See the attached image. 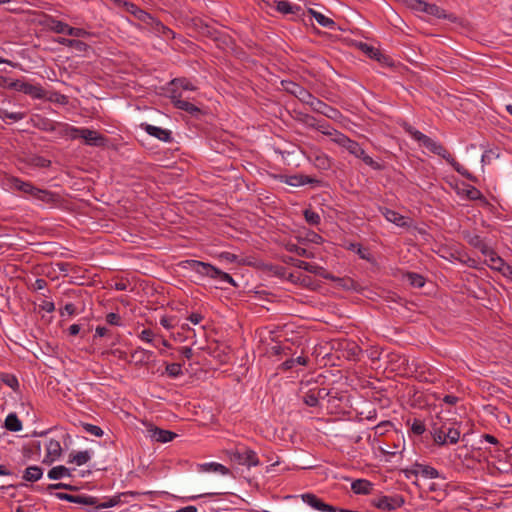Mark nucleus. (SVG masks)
I'll return each mask as SVG.
<instances>
[{"label":"nucleus","instance_id":"1","mask_svg":"<svg viewBox=\"0 0 512 512\" xmlns=\"http://www.w3.org/2000/svg\"><path fill=\"white\" fill-rule=\"evenodd\" d=\"M148 493L149 492H144L143 495L148 494ZM140 495H142V493H140V492L127 491V492L119 493V494L114 495L109 498H105L104 501H101L99 498H97L95 496L87 495V494L72 495V494L62 493V492H58L55 494V496L60 500H65L68 502H72V503H76V504L85 506V510L87 512H93V511H98L101 509L111 508V507L117 506V505L125 502L124 500H122L123 497H126V496L135 497V496H140Z\"/></svg>","mask_w":512,"mask_h":512},{"label":"nucleus","instance_id":"2","mask_svg":"<svg viewBox=\"0 0 512 512\" xmlns=\"http://www.w3.org/2000/svg\"><path fill=\"white\" fill-rule=\"evenodd\" d=\"M282 85L287 92L296 96L302 103L309 105L314 112L322 114L332 120H336L340 117L338 109L316 98L299 84L292 81H282Z\"/></svg>","mask_w":512,"mask_h":512},{"label":"nucleus","instance_id":"3","mask_svg":"<svg viewBox=\"0 0 512 512\" xmlns=\"http://www.w3.org/2000/svg\"><path fill=\"white\" fill-rule=\"evenodd\" d=\"M183 267L195 272L201 277H209L211 279H216L221 282L229 283L232 286H236V283L231 275L223 272L210 263L190 259L183 262Z\"/></svg>","mask_w":512,"mask_h":512},{"label":"nucleus","instance_id":"4","mask_svg":"<svg viewBox=\"0 0 512 512\" xmlns=\"http://www.w3.org/2000/svg\"><path fill=\"white\" fill-rule=\"evenodd\" d=\"M225 454L232 463L246 466L247 468L255 467L260 464L256 452L245 445H237L227 449L225 450Z\"/></svg>","mask_w":512,"mask_h":512},{"label":"nucleus","instance_id":"5","mask_svg":"<svg viewBox=\"0 0 512 512\" xmlns=\"http://www.w3.org/2000/svg\"><path fill=\"white\" fill-rule=\"evenodd\" d=\"M431 434L436 444L445 445L447 443L456 444L460 439V431L452 424H439L434 422Z\"/></svg>","mask_w":512,"mask_h":512},{"label":"nucleus","instance_id":"6","mask_svg":"<svg viewBox=\"0 0 512 512\" xmlns=\"http://www.w3.org/2000/svg\"><path fill=\"white\" fill-rule=\"evenodd\" d=\"M170 98L171 102L177 109L183 110L194 117H198L202 114L201 109L185 99L181 91L172 89Z\"/></svg>","mask_w":512,"mask_h":512},{"label":"nucleus","instance_id":"7","mask_svg":"<svg viewBox=\"0 0 512 512\" xmlns=\"http://www.w3.org/2000/svg\"><path fill=\"white\" fill-rule=\"evenodd\" d=\"M7 87L15 91L23 92L35 99H42L44 97V90L41 86L32 85L22 80H14L7 84Z\"/></svg>","mask_w":512,"mask_h":512},{"label":"nucleus","instance_id":"8","mask_svg":"<svg viewBox=\"0 0 512 512\" xmlns=\"http://www.w3.org/2000/svg\"><path fill=\"white\" fill-rule=\"evenodd\" d=\"M404 504V499L401 495L393 496H380L373 500V505L378 509L391 512L400 508Z\"/></svg>","mask_w":512,"mask_h":512},{"label":"nucleus","instance_id":"9","mask_svg":"<svg viewBox=\"0 0 512 512\" xmlns=\"http://www.w3.org/2000/svg\"><path fill=\"white\" fill-rule=\"evenodd\" d=\"M302 501L309 505L311 508L321 512H337V508L326 504L313 493H304L300 495Z\"/></svg>","mask_w":512,"mask_h":512},{"label":"nucleus","instance_id":"10","mask_svg":"<svg viewBox=\"0 0 512 512\" xmlns=\"http://www.w3.org/2000/svg\"><path fill=\"white\" fill-rule=\"evenodd\" d=\"M117 7L122 8L128 13L132 14L136 19L143 22L144 24H146L148 20L151 19V14L144 11L132 2L121 0V2L118 3Z\"/></svg>","mask_w":512,"mask_h":512},{"label":"nucleus","instance_id":"11","mask_svg":"<svg viewBox=\"0 0 512 512\" xmlns=\"http://www.w3.org/2000/svg\"><path fill=\"white\" fill-rule=\"evenodd\" d=\"M80 139H83L85 144L94 147H102L106 144V137L95 130L83 128V132L80 135Z\"/></svg>","mask_w":512,"mask_h":512},{"label":"nucleus","instance_id":"12","mask_svg":"<svg viewBox=\"0 0 512 512\" xmlns=\"http://www.w3.org/2000/svg\"><path fill=\"white\" fill-rule=\"evenodd\" d=\"M141 127L145 130V132L148 135L153 136L159 139L160 141L169 143L173 140L172 132L168 129H164L147 123L141 124Z\"/></svg>","mask_w":512,"mask_h":512},{"label":"nucleus","instance_id":"13","mask_svg":"<svg viewBox=\"0 0 512 512\" xmlns=\"http://www.w3.org/2000/svg\"><path fill=\"white\" fill-rule=\"evenodd\" d=\"M148 27L154 32L156 35L161 36L165 39L174 38V32L167 26H165L160 20L156 19L151 15V19L146 23Z\"/></svg>","mask_w":512,"mask_h":512},{"label":"nucleus","instance_id":"14","mask_svg":"<svg viewBox=\"0 0 512 512\" xmlns=\"http://www.w3.org/2000/svg\"><path fill=\"white\" fill-rule=\"evenodd\" d=\"M331 141L340 147L345 148L352 155L357 154V151L360 148V144L358 142L350 139L342 132H340V134H335V138H331Z\"/></svg>","mask_w":512,"mask_h":512},{"label":"nucleus","instance_id":"15","mask_svg":"<svg viewBox=\"0 0 512 512\" xmlns=\"http://www.w3.org/2000/svg\"><path fill=\"white\" fill-rule=\"evenodd\" d=\"M148 432L150 438L159 443H167L172 441L175 437H177L176 433L158 427H153L149 429Z\"/></svg>","mask_w":512,"mask_h":512},{"label":"nucleus","instance_id":"16","mask_svg":"<svg viewBox=\"0 0 512 512\" xmlns=\"http://www.w3.org/2000/svg\"><path fill=\"white\" fill-rule=\"evenodd\" d=\"M410 473L414 475H421L426 479H435L440 477V473L432 466L416 463Z\"/></svg>","mask_w":512,"mask_h":512},{"label":"nucleus","instance_id":"17","mask_svg":"<svg viewBox=\"0 0 512 512\" xmlns=\"http://www.w3.org/2000/svg\"><path fill=\"white\" fill-rule=\"evenodd\" d=\"M152 355L153 352L138 347L131 353V360L129 363H134L137 366L145 365L150 361Z\"/></svg>","mask_w":512,"mask_h":512},{"label":"nucleus","instance_id":"18","mask_svg":"<svg viewBox=\"0 0 512 512\" xmlns=\"http://www.w3.org/2000/svg\"><path fill=\"white\" fill-rule=\"evenodd\" d=\"M423 146L428 149L430 152L441 156L446 161L449 159L451 154L447 151V149L440 143L434 141L432 138L428 137L423 144Z\"/></svg>","mask_w":512,"mask_h":512},{"label":"nucleus","instance_id":"19","mask_svg":"<svg viewBox=\"0 0 512 512\" xmlns=\"http://www.w3.org/2000/svg\"><path fill=\"white\" fill-rule=\"evenodd\" d=\"M380 212L387 221L394 223L399 227L407 226L406 218L400 213L386 207L380 208Z\"/></svg>","mask_w":512,"mask_h":512},{"label":"nucleus","instance_id":"20","mask_svg":"<svg viewBox=\"0 0 512 512\" xmlns=\"http://www.w3.org/2000/svg\"><path fill=\"white\" fill-rule=\"evenodd\" d=\"M62 447L59 441L50 439L46 443V458L53 462L61 456Z\"/></svg>","mask_w":512,"mask_h":512},{"label":"nucleus","instance_id":"21","mask_svg":"<svg viewBox=\"0 0 512 512\" xmlns=\"http://www.w3.org/2000/svg\"><path fill=\"white\" fill-rule=\"evenodd\" d=\"M11 187L25 194L32 196L36 187L31 182H25L17 177H12L10 180Z\"/></svg>","mask_w":512,"mask_h":512},{"label":"nucleus","instance_id":"22","mask_svg":"<svg viewBox=\"0 0 512 512\" xmlns=\"http://www.w3.org/2000/svg\"><path fill=\"white\" fill-rule=\"evenodd\" d=\"M56 42L61 44V45H63V46L73 48V49H75L76 51H79V52H85L88 49V47H89L83 41L76 40V39L64 38V37L58 38L56 40Z\"/></svg>","mask_w":512,"mask_h":512},{"label":"nucleus","instance_id":"23","mask_svg":"<svg viewBox=\"0 0 512 512\" xmlns=\"http://www.w3.org/2000/svg\"><path fill=\"white\" fill-rule=\"evenodd\" d=\"M275 9L282 14H298L300 7L287 0L275 1Z\"/></svg>","mask_w":512,"mask_h":512},{"label":"nucleus","instance_id":"24","mask_svg":"<svg viewBox=\"0 0 512 512\" xmlns=\"http://www.w3.org/2000/svg\"><path fill=\"white\" fill-rule=\"evenodd\" d=\"M353 156L361 159L367 166L371 167L373 170L380 171L384 168L382 164L374 161L372 157L367 155L365 150L361 146L358 149L357 154H354Z\"/></svg>","mask_w":512,"mask_h":512},{"label":"nucleus","instance_id":"25","mask_svg":"<svg viewBox=\"0 0 512 512\" xmlns=\"http://www.w3.org/2000/svg\"><path fill=\"white\" fill-rule=\"evenodd\" d=\"M447 162L453 167L455 171L461 174L463 177L467 178L472 182H477V177L471 174L463 165H461L456 159L451 155Z\"/></svg>","mask_w":512,"mask_h":512},{"label":"nucleus","instance_id":"26","mask_svg":"<svg viewBox=\"0 0 512 512\" xmlns=\"http://www.w3.org/2000/svg\"><path fill=\"white\" fill-rule=\"evenodd\" d=\"M43 470L41 467L33 465L25 469L23 479L29 482H36L42 478Z\"/></svg>","mask_w":512,"mask_h":512},{"label":"nucleus","instance_id":"27","mask_svg":"<svg viewBox=\"0 0 512 512\" xmlns=\"http://www.w3.org/2000/svg\"><path fill=\"white\" fill-rule=\"evenodd\" d=\"M401 127L407 134H409L414 140L418 141L421 145H423L426 139L428 138L427 135L415 129L412 125H410L407 122H403L401 124Z\"/></svg>","mask_w":512,"mask_h":512},{"label":"nucleus","instance_id":"28","mask_svg":"<svg viewBox=\"0 0 512 512\" xmlns=\"http://www.w3.org/2000/svg\"><path fill=\"white\" fill-rule=\"evenodd\" d=\"M351 489L356 494H369L372 489V484L365 479H357L352 482Z\"/></svg>","mask_w":512,"mask_h":512},{"label":"nucleus","instance_id":"29","mask_svg":"<svg viewBox=\"0 0 512 512\" xmlns=\"http://www.w3.org/2000/svg\"><path fill=\"white\" fill-rule=\"evenodd\" d=\"M485 257L486 263L491 269L501 271L505 265L504 260L498 256L494 250L491 251V254H487Z\"/></svg>","mask_w":512,"mask_h":512},{"label":"nucleus","instance_id":"30","mask_svg":"<svg viewBox=\"0 0 512 512\" xmlns=\"http://www.w3.org/2000/svg\"><path fill=\"white\" fill-rule=\"evenodd\" d=\"M458 194L465 195L469 200H483L485 201V197L476 187L472 185H465Z\"/></svg>","mask_w":512,"mask_h":512},{"label":"nucleus","instance_id":"31","mask_svg":"<svg viewBox=\"0 0 512 512\" xmlns=\"http://www.w3.org/2000/svg\"><path fill=\"white\" fill-rule=\"evenodd\" d=\"M91 459V454L88 450L79 451L69 455V463H74L77 466L86 464Z\"/></svg>","mask_w":512,"mask_h":512},{"label":"nucleus","instance_id":"32","mask_svg":"<svg viewBox=\"0 0 512 512\" xmlns=\"http://www.w3.org/2000/svg\"><path fill=\"white\" fill-rule=\"evenodd\" d=\"M5 428L11 432H18L22 429V422L15 413H10L5 419Z\"/></svg>","mask_w":512,"mask_h":512},{"label":"nucleus","instance_id":"33","mask_svg":"<svg viewBox=\"0 0 512 512\" xmlns=\"http://www.w3.org/2000/svg\"><path fill=\"white\" fill-rule=\"evenodd\" d=\"M309 12L319 25L330 29L335 27L336 23L331 18L313 9H310Z\"/></svg>","mask_w":512,"mask_h":512},{"label":"nucleus","instance_id":"34","mask_svg":"<svg viewBox=\"0 0 512 512\" xmlns=\"http://www.w3.org/2000/svg\"><path fill=\"white\" fill-rule=\"evenodd\" d=\"M69 476H71L70 470L63 465L53 467L48 472V477L51 480H58Z\"/></svg>","mask_w":512,"mask_h":512},{"label":"nucleus","instance_id":"35","mask_svg":"<svg viewBox=\"0 0 512 512\" xmlns=\"http://www.w3.org/2000/svg\"><path fill=\"white\" fill-rule=\"evenodd\" d=\"M201 468L203 471L217 472L222 475H228L230 473V470L226 466L216 462L204 463L201 465Z\"/></svg>","mask_w":512,"mask_h":512},{"label":"nucleus","instance_id":"36","mask_svg":"<svg viewBox=\"0 0 512 512\" xmlns=\"http://www.w3.org/2000/svg\"><path fill=\"white\" fill-rule=\"evenodd\" d=\"M362 50L371 58L375 59L378 62H386L388 58L383 55L379 49L369 46L367 44H362Z\"/></svg>","mask_w":512,"mask_h":512},{"label":"nucleus","instance_id":"37","mask_svg":"<svg viewBox=\"0 0 512 512\" xmlns=\"http://www.w3.org/2000/svg\"><path fill=\"white\" fill-rule=\"evenodd\" d=\"M32 197L44 203H52L55 201L54 193L47 190L39 189L37 187L35 189V192L32 194Z\"/></svg>","mask_w":512,"mask_h":512},{"label":"nucleus","instance_id":"38","mask_svg":"<svg viewBox=\"0 0 512 512\" xmlns=\"http://www.w3.org/2000/svg\"><path fill=\"white\" fill-rule=\"evenodd\" d=\"M308 363V358L304 356H298L296 358H290L281 364L282 370H290L296 365L305 366Z\"/></svg>","mask_w":512,"mask_h":512},{"label":"nucleus","instance_id":"39","mask_svg":"<svg viewBox=\"0 0 512 512\" xmlns=\"http://www.w3.org/2000/svg\"><path fill=\"white\" fill-rule=\"evenodd\" d=\"M313 163L317 168L327 170L331 166V160L325 153H317L313 158Z\"/></svg>","mask_w":512,"mask_h":512},{"label":"nucleus","instance_id":"40","mask_svg":"<svg viewBox=\"0 0 512 512\" xmlns=\"http://www.w3.org/2000/svg\"><path fill=\"white\" fill-rule=\"evenodd\" d=\"M316 130L322 134L335 138V134H340V131L334 129L329 123L324 120H319L316 126Z\"/></svg>","mask_w":512,"mask_h":512},{"label":"nucleus","instance_id":"41","mask_svg":"<svg viewBox=\"0 0 512 512\" xmlns=\"http://www.w3.org/2000/svg\"><path fill=\"white\" fill-rule=\"evenodd\" d=\"M50 128H46L48 132H55L60 137H66L69 132L70 125L67 123L57 122L56 124H50Z\"/></svg>","mask_w":512,"mask_h":512},{"label":"nucleus","instance_id":"42","mask_svg":"<svg viewBox=\"0 0 512 512\" xmlns=\"http://www.w3.org/2000/svg\"><path fill=\"white\" fill-rule=\"evenodd\" d=\"M286 182H287V184H289L291 186H300V185H305V184L314 183V182H318V181L309 176L296 175V176H291Z\"/></svg>","mask_w":512,"mask_h":512},{"label":"nucleus","instance_id":"43","mask_svg":"<svg viewBox=\"0 0 512 512\" xmlns=\"http://www.w3.org/2000/svg\"><path fill=\"white\" fill-rule=\"evenodd\" d=\"M0 381L6 386L17 391L19 388V382L15 375L9 373H0Z\"/></svg>","mask_w":512,"mask_h":512},{"label":"nucleus","instance_id":"44","mask_svg":"<svg viewBox=\"0 0 512 512\" xmlns=\"http://www.w3.org/2000/svg\"><path fill=\"white\" fill-rule=\"evenodd\" d=\"M49 28L55 33L67 34V30L70 28V26L60 20L51 19L49 22Z\"/></svg>","mask_w":512,"mask_h":512},{"label":"nucleus","instance_id":"45","mask_svg":"<svg viewBox=\"0 0 512 512\" xmlns=\"http://www.w3.org/2000/svg\"><path fill=\"white\" fill-rule=\"evenodd\" d=\"M405 278L413 287L421 288L425 284V279L423 278V276L414 272H408L405 275Z\"/></svg>","mask_w":512,"mask_h":512},{"label":"nucleus","instance_id":"46","mask_svg":"<svg viewBox=\"0 0 512 512\" xmlns=\"http://www.w3.org/2000/svg\"><path fill=\"white\" fill-rule=\"evenodd\" d=\"M25 117V114L22 112H9L6 109H0V118L2 120H11L13 122H17L22 120Z\"/></svg>","mask_w":512,"mask_h":512},{"label":"nucleus","instance_id":"47","mask_svg":"<svg viewBox=\"0 0 512 512\" xmlns=\"http://www.w3.org/2000/svg\"><path fill=\"white\" fill-rule=\"evenodd\" d=\"M361 348L354 342L348 343L346 348V356L352 360H358L361 354Z\"/></svg>","mask_w":512,"mask_h":512},{"label":"nucleus","instance_id":"48","mask_svg":"<svg viewBox=\"0 0 512 512\" xmlns=\"http://www.w3.org/2000/svg\"><path fill=\"white\" fill-rule=\"evenodd\" d=\"M286 250L292 253H296L299 256L311 258L312 253L308 252L305 248L298 246L297 244L288 243L286 246Z\"/></svg>","mask_w":512,"mask_h":512},{"label":"nucleus","instance_id":"49","mask_svg":"<svg viewBox=\"0 0 512 512\" xmlns=\"http://www.w3.org/2000/svg\"><path fill=\"white\" fill-rule=\"evenodd\" d=\"M166 373L172 378H177L183 374L182 365L180 363H170L166 366Z\"/></svg>","mask_w":512,"mask_h":512},{"label":"nucleus","instance_id":"50","mask_svg":"<svg viewBox=\"0 0 512 512\" xmlns=\"http://www.w3.org/2000/svg\"><path fill=\"white\" fill-rule=\"evenodd\" d=\"M172 86L174 87L173 89H177L178 90V87L182 88L183 90L185 91H193L195 90V87L192 85V83L190 81H188L187 79H175L171 82Z\"/></svg>","mask_w":512,"mask_h":512},{"label":"nucleus","instance_id":"51","mask_svg":"<svg viewBox=\"0 0 512 512\" xmlns=\"http://www.w3.org/2000/svg\"><path fill=\"white\" fill-rule=\"evenodd\" d=\"M425 13L437 18H446L445 11L436 4L428 3Z\"/></svg>","mask_w":512,"mask_h":512},{"label":"nucleus","instance_id":"52","mask_svg":"<svg viewBox=\"0 0 512 512\" xmlns=\"http://www.w3.org/2000/svg\"><path fill=\"white\" fill-rule=\"evenodd\" d=\"M298 120L304 124L307 127L316 129V126L318 124V119H316L314 116H311L309 114H300Z\"/></svg>","mask_w":512,"mask_h":512},{"label":"nucleus","instance_id":"53","mask_svg":"<svg viewBox=\"0 0 512 512\" xmlns=\"http://www.w3.org/2000/svg\"><path fill=\"white\" fill-rule=\"evenodd\" d=\"M305 271H308L312 274L322 276L326 279L330 278L329 275L325 274V269L317 264H312L307 262V266L305 268Z\"/></svg>","mask_w":512,"mask_h":512},{"label":"nucleus","instance_id":"54","mask_svg":"<svg viewBox=\"0 0 512 512\" xmlns=\"http://www.w3.org/2000/svg\"><path fill=\"white\" fill-rule=\"evenodd\" d=\"M464 238L469 245L473 246L476 249L481 245V243L484 242V240L479 235L472 234L469 232H466L464 234Z\"/></svg>","mask_w":512,"mask_h":512},{"label":"nucleus","instance_id":"55","mask_svg":"<svg viewBox=\"0 0 512 512\" xmlns=\"http://www.w3.org/2000/svg\"><path fill=\"white\" fill-rule=\"evenodd\" d=\"M304 217L305 220L311 225H318L321 220L320 215L311 209H306L304 211Z\"/></svg>","mask_w":512,"mask_h":512},{"label":"nucleus","instance_id":"56","mask_svg":"<svg viewBox=\"0 0 512 512\" xmlns=\"http://www.w3.org/2000/svg\"><path fill=\"white\" fill-rule=\"evenodd\" d=\"M303 401L309 407H317L319 405L317 396H315L311 389L304 395Z\"/></svg>","mask_w":512,"mask_h":512},{"label":"nucleus","instance_id":"57","mask_svg":"<svg viewBox=\"0 0 512 512\" xmlns=\"http://www.w3.org/2000/svg\"><path fill=\"white\" fill-rule=\"evenodd\" d=\"M83 428L87 433H90L91 435H94L96 437H102L104 433L99 426L89 423H84Z\"/></svg>","mask_w":512,"mask_h":512},{"label":"nucleus","instance_id":"58","mask_svg":"<svg viewBox=\"0 0 512 512\" xmlns=\"http://www.w3.org/2000/svg\"><path fill=\"white\" fill-rule=\"evenodd\" d=\"M428 2L424 0H410L409 7L418 12H426Z\"/></svg>","mask_w":512,"mask_h":512},{"label":"nucleus","instance_id":"59","mask_svg":"<svg viewBox=\"0 0 512 512\" xmlns=\"http://www.w3.org/2000/svg\"><path fill=\"white\" fill-rule=\"evenodd\" d=\"M284 262L287 263V264H290L294 267H297L299 269H303L305 270L306 266H307V262L306 261H303V260H300V259H296V258H293V257H285L284 258Z\"/></svg>","mask_w":512,"mask_h":512},{"label":"nucleus","instance_id":"60","mask_svg":"<svg viewBox=\"0 0 512 512\" xmlns=\"http://www.w3.org/2000/svg\"><path fill=\"white\" fill-rule=\"evenodd\" d=\"M426 428L421 420L415 419L411 426V431L416 435H422Z\"/></svg>","mask_w":512,"mask_h":512},{"label":"nucleus","instance_id":"61","mask_svg":"<svg viewBox=\"0 0 512 512\" xmlns=\"http://www.w3.org/2000/svg\"><path fill=\"white\" fill-rule=\"evenodd\" d=\"M67 35L80 38V37L88 36L89 33L82 28H76V27L70 26V28L67 30Z\"/></svg>","mask_w":512,"mask_h":512},{"label":"nucleus","instance_id":"62","mask_svg":"<svg viewBox=\"0 0 512 512\" xmlns=\"http://www.w3.org/2000/svg\"><path fill=\"white\" fill-rule=\"evenodd\" d=\"M82 132H83V128H78V127L70 125L69 132L67 134V138L70 140L80 139L81 138L80 135L82 134Z\"/></svg>","mask_w":512,"mask_h":512},{"label":"nucleus","instance_id":"63","mask_svg":"<svg viewBox=\"0 0 512 512\" xmlns=\"http://www.w3.org/2000/svg\"><path fill=\"white\" fill-rule=\"evenodd\" d=\"M106 321L110 325H115V326H120L121 325V317L117 313H113V312L108 313L106 315Z\"/></svg>","mask_w":512,"mask_h":512},{"label":"nucleus","instance_id":"64","mask_svg":"<svg viewBox=\"0 0 512 512\" xmlns=\"http://www.w3.org/2000/svg\"><path fill=\"white\" fill-rule=\"evenodd\" d=\"M153 332L150 329H144L141 331L139 338L147 343H151L153 341Z\"/></svg>","mask_w":512,"mask_h":512}]
</instances>
